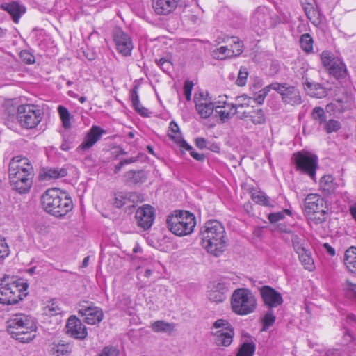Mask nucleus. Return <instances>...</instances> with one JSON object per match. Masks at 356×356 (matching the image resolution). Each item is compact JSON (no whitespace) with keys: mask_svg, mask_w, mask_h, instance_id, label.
Returning a JSON list of instances; mask_svg holds the SVG:
<instances>
[{"mask_svg":"<svg viewBox=\"0 0 356 356\" xmlns=\"http://www.w3.org/2000/svg\"><path fill=\"white\" fill-rule=\"evenodd\" d=\"M136 218L139 227L144 230L149 229L154 220V208L149 204L139 207L136 212Z\"/></svg>","mask_w":356,"mask_h":356,"instance_id":"16","label":"nucleus"},{"mask_svg":"<svg viewBox=\"0 0 356 356\" xmlns=\"http://www.w3.org/2000/svg\"><path fill=\"white\" fill-rule=\"evenodd\" d=\"M301 4L309 20L316 26L321 24V15L319 11L313 6V4L308 3V5L305 6L304 0L301 1Z\"/></svg>","mask_w":356,"mask_h":356,"instance_id":"30","label":"nucleus"},{"mask_svg":"<svg viewBox=\"0 0 356 356\" xmlns=\"http://www.w3.org/2000/svg\"><path fill=\"white\" fill-rule=\"evenodd\" d=\"M321 63L329 74L337 79L346 78L348 74L346 66L341 59L334 57L332 52L323 51L321 55Z\"/></svg>","mask_w":356,"mask_h":356,"instance_id":"9","label":"nucleus"},{"mask_svg":"<svg viewBox=\"0 0 356 356\" xmlns=\"http://www.w3.org/2000/svg\"><path fill=\"white\" fill-rule=\"evenodd\" d=\"M152 7L156 14L168 15L173 13L179 6H182L184 0H152Z\"/></svg>","mask_w":356,"mask_h":356,"instance_id":"18","label":"nucleus"},{"mask_svg":"<svg viewBox=\"0 0 356 356\" xmlns=\"http://www.w3.org/2000/svg\"><path fill=\"white\" fill-rule=\"evenodd\" d=\"M312 118L317 121L319 124L325 123L326 121V115L324 109L321 107H315L312 112Z\"/></svg>","mask_w":356,"mask_h":356,"instance_id":"45","label":"nucleus"},{"mask_svg":"<svg viewBox=\"0 0 356 356\" xmlns=\"http://www.w3.org/2000/svg\"><path fill=\"white\" fill-rule=\"evenodd\" d=\"M257 305L254 295L248 289H236L232 295V309L238 315L245 316L254 312Z\"/></svg>","mask_w":356,"mask_h":356,"instance_id":"6","label":"nucleus"},{"mask_svg":"<svg viewBox=\"0 0 356 356\" xmlns=\"http://www.w3.org/2000/svg\"><path fill=\"white\" fill-rule=\"evenodd\" d=\"M195 145L201 149H205L207 147V140L204 138H197L195 140Z\"/></svg>","mask_w":356,"mask_h":356,"instance_id":"58","label":"nucleus"},{"mask_svg":"<svg viewBox=\"0 0 356 356\" xmlns=\"http://www.w3.org/2000/svg\"><path fill=\"white\" fill-rule=\"evenodd\" d=\"M252 100V97L248 96L247 95H242L240 96H237L235 97V102L231 103L232 107L234 108L235 112H236V115L238 118L241 116V113L244 111H238L239 109L243 108H250V104Z\"/></svg>","mask_w":356,"mask_h":356,"instance_id":"31","label":"nucleus"},{"mask_svg":"<svg viewBox=\"0 0 356 356\" xmlns=\"http://www.w3.org/2000/svg\"><path fill=\"white\" fill-rule=\"evenodd\" d=\"M227 291V285L225 282H218L213 284L211 289L208 291L207 297L211 302L216 303L222 302L226 298V292Z\"/></svg>","mask_w":356,"mask_h":356,"instance_id":"21","label":"nucleus"},{"mask_svg":"<svg viewBox=\"0 0 356 356\" xmlns=\"http://www.w3.org/2000/svg\"><path fill=\"white\" fill-rule=\"evenodd\" d=\"M344 264L350 271L356 272V248L352 246L346 251Z\"/></svg>","mask_w":356,"mask_h":356,"instance_id":"32","label":"nucleus"},{"mask_svg":"<svg viewBox=\"0 0 356 356\" xmlns=\"http://www.w3.org/2000/svg\"><path fill=\"white\" fill-rule=\"evenodd\" d=\"M132 105L134 108V109L140 115H147V110L142 106V105L140 103L139 99L138 100L137 103L135 102H132Z\"/></svg>","mask_w":356,"mask_h":356,"instance_id":"57","label":"nucleus"},{"mask_svg":"<svg viewBox=\"0 0 356 356\" xmlns=\"http://www.w3.org/2000/svg\"><path fill=\"white\" fill-rule=\"evenodd\" d=\"M302 238H300L298 235L292 234V245L296 253H298L300 251H302V250L305 248L302 243Z\"/></svg>","mask_w":356,"mask_h":356,"instance_id":"50","label":"nucleus"},{"mask_svg":"<svg viewBox=\"0 0 356 356\" xmlns=\"http://www.w3.org/2000/svg\"><path fill=\"white\" fill-rule=\"evenodd\" d=\"M260 294L262 300L268 309L280 306L283 303V298L280 292L269 286H263L260 288Z\"/></svg>","mask_w":356,"mask_h":356,"instance_id":"15","label":"nucleus"},{"mask_svg":"<svg viewBox=\"0 0 356 356\" xmlns=\"http://www.w3.org/2000/svg\"><path fill=\"white\" fill-rule=\"evenodd\" d=\"M240 120H248L249 119L254 124H262L266 122L265 113L261 108H250L245 110L243 113H241Z\"/></svg>","mask_w":356,"mask_h":356,"instance_id":"23","label":"nucleus"},{"mask_svg":"<svg viewBox=\"0 0 356 356\" xmlns=\"http://www.w3.org/2000/svg\"><path fill=\"white\" fill-rule=\"evenodd\" d=\"M270 89H272L270 87V85L265 87L262 90L259 91V93L257 97L254 98V101L258 103L259 104H262L264 103V101L267 96L268 92L270 91Z\"/></svg>","mask_w":356,"mask_h":356,"instance_id":"52","label":"nucleus"},{"mask_svg":"<svg viewBox=\"0 0 356 356\" xmlns=\"http://www.w3.org/2000/svg\"><path fill=\"white\" fill-rule=\"evenodd\" d=\"M323 247L326 252L330 255L334 256L335 254L334 249L327 243L323 244Z\"/></svg>","mask_w":356,"mask_h":356,"instance_id":"61","label":"nucleus"},{"mask_svg":"<svg viewBox=\"0 0 356 356\" xmlns=\"http://www.w3.org/2000/svg\"><path fill=\"white\" fill-rule=\"evenodd\" d=\"M138 156L131 157L130 159L122 160V162H123L124 165H127V164H130V163H135V162H136L138 161Z\"/></svg>","mask_w":356,"mask_h":356,"instance_id":"63","label":"nucleus"},{"mask_svg":"<svg viewBox=\"0 0 356 356\" xmlns=\"http://www.w3.org/2000/svg\"><path fill=\"white\" fill-rule=\"evenodd\" d=\"M85 305H80L79 309V314L84 316V321L86 323L90 325H96L99 323L104 317V313L101 308L89 305L88 302H84Z\"/></svg>","mask_w":356,"mask_h":356,"instance_id":"14","label":"nucleus"},{"mask_svg":"<svg viewBox=\"0 0 356 356\" xmlns=\"http://www.w3.org/2000/svg\"><path fill=\"white\" fill-rule=\"evenodd\" d=\"M195 108L198 113V114L202 118H207L211 115L213 111H216V106L214 104L207 99L201 98L197 99L195 98Z\"/></svg>","mask_w":356,"mask_h":356,"instance_id":"26","label":"nucleus"},{"mask_svg":"<svg viewBox=\"0 0 356 356\" xmlns=\"http://www.w3.org/2000/svg\"><path fill=\"white\" fill-rule=\"evenodd\" d=\"M275 319L276 317L273 314V309H268L267 312L261 318L262 323V330L266 331L270 327H271L274 324Z\"/></svg>","mask_w":356,"mask_h":356,"instance_id":"40","label":"nucleus"},{"mask_svg":"<svg viewBox=\"0 0 356 356\" xmlns=\"http://www.w3.org/2000/svg\"><path fill=\"white\" fill-rule=\"evenodd\" d=\"M27 172V176L30 175V172H33V168L26 157L17 156L13 157L9 163L8 172L11 174L13 181H17L16 179L17 173Z\"/></svg>","mask_w":356,"mask_h":356,"instance_id":"13","label":"nucleus"},{"mask_svg":"<svg viewBox=\"0 0 356 356\" xmlns=\"http://www.w3.org/2000/svg\"><path fill=\"white\" fill-rule=\"evenodd\" d=\"M213 327L220 329L213 333L216 345L227 347L232 343L234 330L228 321L218 319L214 322Z\"/></svg>","mask_w":356,"mask_h":356,"instance_id":"12","label":"nucleus"},{"mask_svg":"<svg viewBox=\"0 0 356 356\" xmlns=\"http://www.w3.org/2000/svg\"><path fill=\"white\" fill-rule=\"evenodd\" d=\"M17 118L22 127L33 129L41 122L42 112L35 105L22 104L17 108Z\"/></svg>","mask_w":356,"mask_h":356,"instance_id":"8","label":"nucleus"},{"mask_svg":"<svg viewBox=\"0 0 356 356\" xmlns=\"http://www.w3.org/2000/svg\"><path fill=\"white\" fill-rule=\"evenodd\" d=\"M41 202L46 212L58 218L65 216L73 208L69 195L56 188L47 190L41 197Z\"/></svg>","mask_w":356,"mask_h":356,"instance_id":"2","label":"nucleus"},{"mask_svg":"<svg viewBox=\"0 0 356 356\" xmlns=\"http://www.w3.org/2000/svg\"><path fill=\"white\" fill-rule=\"evenodd\" d=\"M190 154L193 159H195V160L199 161H202L205 158L204 154H199L194 151H191L190 152Z\"/></svg>","mask_w":356,"mask_h":356,"instance_id":"60","label":"nucleus"},{"mask_svg":"<svg viewBox=\"0 0 356 356\" xmlns=\"http://www.w3.org/2000/svg\"><path fill=\"white\" fill-rule=\"evenodd\" d=\"M49 352L51 356H70L72 348L69 343L59 341L54 342L50 345Z\"/></svg>","mask_w":356,"mask_h":356,"instance_id":"27","label":"nucleus"},{"mask_svg":"<svg viewBox=\"0 0 356 356\" xmlns=\"http://www.w3.org/2000/svg\"><path fill=\"white\" fill-rule=\"evenodd\" d=\"M252 199L257 204L264 206L270 205L268 197H267L266 194L261 191L253 193L252 194Z\"/></svg>","mask_w":356,"mask_h":356,"instance_id":"44","label":"nucleus"},{"mask_svg":"<svg viewBox=\"0 0 356 356\" xmlns=\"http://www.w3.org/2000/svg\"><path fill=\"white\" fill-rule=\"evenodd\" d=\"M66 327L67 333L75 339H83L88 335L86 327L74 316L68 318Z\"/></svg>","mask_w":356,"mask_h":356,"instance_id":"20","label":"nucleus"},{"mask_svg":"<svg viewBox=\"0 0 356 356\" xmlns=\"http://www.w3.org/2000/svg\"><path fill=\"white\" fill-rule=\"evenodd\" d=\"M118 355L119 352L115 348L106 346L104 348L99 356H118Z\"/></svg>","mask_w":356,"mask_h":356,"instance_id":"53","label":"nucleus"},{"mask_svg":"<svg viewBox=\"0 0 356 356\" xmlns=\"http://www.w3.org/2000/svg\"><path fill=\"white\" fill-rule=\"evenodd\" d=\"M236 44L238 45V48L236 50L229 49L225 46H222L216 49L211 51V56L213 58L217 60H226L227 58L236 57L243 52V48L240 43L237 42Z\"/></svg>","mask_w":356,"mask_h":356,"instance_id":"24","label":"nucleus"},{"mask_svg":"<svg viewBox=\"0 0 356 356\" xmlns=\"http://www.w3.org/2000/svg\"><path fill=\"white\" fill-rule=\"evenodd\" d=\"M170 131L171 132L168 134V136L173 138L176 142H179L180 139V132L179 128L178 125L174 122H171L170 124Z\"/></svg>","mask_w":356,"mask_h":356,"instance_id":"49","label":"nucleus"},{"mask_svg":"<svg viewBox=\"0 0 356 356\" xmlns=\"http://www.w3.org/2000/svg\"><path fill=\"white\" fill-rule=\"evenodd\" d=\"M138 90V86H137V85L134 86L131 92V102H135L137 103L138 100L139 99Z\"/></svg>","mask_w":356,"mask_h":356,"instance_id":"59","label":"nucleus"},{"mask_svg":"<svg viewBox=\"0 0 356 356\" xmlns=\"http://www.w3.org/2000/svg\"><path fill=\"white\" fill-rule=\"evenodd\" d=\"M325 355L326 356H339L340 352L339 350H328Z\"/></svg>","mask_w":356,"mask_h":356,"instance_id":"62","label":"nucleus"},{"mask_svg":"<svg viewBox=\"0 0 356 356\" xmlns=\"http://www.w3.org/2000/svg\"><path fill=\"white\" fill-rule=\"evenodd\" d=\"M105 131L98 126H93L85 136L79 148L87 150L91 148L102 137Z\"/></svg>","mask_w":356,"mask_h":356,"instance_id":"22","label":"nucleus"},{"mask_svg":"<svg viewBox=\"0 0 356 356\" xmlns=\"http://www.w3.org/2000/svg\"><path fill=\"white\" fill-rule=\"evenodd\" d=\"M27 172L17 173L16 179L17 181H13L11 174L9 175V180L11 186H13V189L19 192V193H27L32 186L33 184V172H30L29 176H26Z\"/></svg>","mask_w":356,"mask_h":356,"instance_id":"19","label":"nucleus"},{"mask_svg":"<svg viewBox=\"0 0 356 356\" xmlns=\"http://www.w3.org/2000/svg\"><path fill=\"white\" fill-rule=\"evenodd\" d=\"M27 282L22 280H14L13 277L5 275L0 280V304L14 305L27 295Z\"/></svg>","mask_w":356,"mask_h":356,"instance_id":"4","label":"nucleus"},{"mask_svg":"<svg viewBox=\"0 0 356 356\" xmlns=\"http://www.w3.org/2000/svg\"><path fill=\"white\" fill-rule=\"evenodd\" d=\"M113 40L119 53L125 56L131 54L133 44L130 37L127 33L117 29L113 32Z\"/></svg>","mask_w":356,"mask_h":356,"instance_id":"17","label":"nucleus"},{"mask_svg":"<svg viewBox=\"0 0 356 356\" xmlns=\"http://www.w3.org/2000/svg\"><path fill=\"white\" fill-rule=\"evenodd\" d=\"M3 10L7 11L13 17L14 22L17 23L21 15L25 13V8L17 2L3 3L1 5Z\"/></svg>","mask_w":356,"mask_h":356,"instance_id":"29","label":"nucleus"},{"mask_svg":"<svg viewBox=\"0 0 356 356\" xmlns=\"http://www.w3.org/2000/svg\"><path fill=\"white\" fill-rule=\"evenodd\" d=\"M256 350V345L252 341L243 342L236 356H253Z\"/></svg>","mask_w":356,"mask_h":356,"instance_id":"36","label":"nucleus"},{"mask_svg":"<svg viewBox=\"0 0 356 356\" xmlns=\"http://www.w3.org/2000/svg\"><path fill=\"white\" fill-rule=\"evenodd\" d=\"M10 254L9 246L8 245L6 238L0 236V259H3Z\"/></svg>","mask_w":356,"mask_h":356,"instance_id":"48","label":"nucleus"},{"mask_svg":"<svg viewBox=\"0 0 356 356\" xmlns=\"http://www.w3.org/2000/svg\"><path fill=\"white\" fill-rule=\"evenodd\" d=\"M20 58L26 64H32L35 62L34 56L26 51H22L20 53Z\"/></svg>","mask_w":356,"mask_h":356,"instance_id":"56","label":"nucleus"},{"mask_svg":"<svg viewBox=\"0 0 356 356\" xmlns=\"http://www.w3.org/2000/svg\"><path fill=\"white\" fill-rule=\"evenodd\" d=\"M325 129L328 134L336 132L341 127L340 122L335 120H330L325 122Z\"/></svg>","mask_w":356,"mask_h":356,"instance_id":"46","label":"nucleus"},{"mask_svg":"<svg viewBox=\"0 0 356 356\" xmlns=\"http://www.w3.org/2000/svg\"><path fill=\"white\" fill-rule=\"evenodd\" d=\"M6 324L8 333L20 342L29 343L35 337V321L29 315L22 313L13 314Z\"/></svg>","mask_w":356,"mask_h":356,"instance_id":"3","label":"nucleus"},{"mask_svg":"<svg viewBox=\"0 0 356 356\" xmlns=\"http://www.w3.org/2000/svg\"><path fill=\"white\" fill-rule=\"evenodd\" d=\"M306 93L313 97L322 98L327 95L325 89L319 83L309 81L307 78L302 81Z\"/></svg>","mask_w":356,"mask_h":356,"instance_id":"25","label":"nucleus"},{"mask_svg":"<svg viewBox=\"0 0 356 356\" xmlns=\"http://www.w3.org/2000/svg\"><path fill=\"white\" fill-rule=\"evenodd\" d=\"M270 87L281 95L282 101L284 104L298 106L302 104V97L299 90L289 83H273Z\"/></svg>","mask_w":356,"mask_h":356,"instance_id":"10","label":"nucleus"},{"mask_svg":"<svg viewBox=\"0 0 356 356\" xmlns=\"http://www.w3.org/2000/svg\"><path fill=\"white\" fill-rule=\"evenodd\" d=\"M62 312V308L60 307L58 302L55 300L49 301L44 309V314L49 316H56Z\"/></svg>","mask_w":356,"mask_h":356,"instance_id":"39","label":"nucleus"},{"mask_svg":"<svg viewBox=\"0 0 356 356\" xmlns=\"http://www.w3.org/2000/svg\"><path fill=\"white\" fill-rule=\"evenodd\" d=\"M297 254H298L300 262L304 265L305 268L312 271L314 269V263L310 251L305 248L302 251H300Z\"/></svg>","mask_w":356,"mask_h":356,"instance_id":"33","label":"nucleus"},{"mask_svg":"<svg viewBox=\"0 0 356 356\" xmlns=\"http://www.w3.org/2000/svg\"><path fill=\"white\" fill-rule=\"evenodd\" d=\"M124 177L127 181L134 184L144 182L146 179L145 173L143 170H130L124 174Z\"/></svg>","mask_w":356,"mask_h":356,"instance_id":"37","label":"nucleus"},{"mask_svg":"<svg viewBox=\"0 0 356 356\" xmlns=\"http://www.w3.org/2000/svg\"><path fill=\"white\" fill-rule=\"evenodd\" d=\"M248 72L246 67H241L240 68L237 79L236 81V85L238 86H244L246 84Z\"/></svg>","mask_w":356,"mask_h":356,"instance_id":"47","label":"nucleus"},{"mask_svg":"<svg viewBox=\"0 0 356 356\" xmlns=\"http://www.w3.org/2000/svg\"><path fill=\"white\" fill-rule=\"evenodd\" d=\"M333 181L334 179L332 176L330 175H324L321 179L320 186L323 191H327V193H331L334 189Z\"/></svg>","mask_w":356,"mask_h":356,"instance_id":"43","label":"nucleus"},{"mask_svg":"<svg viewBox=\"0 0 356 356\" xmlns=\"http://www.w3.org/2000/svg\"><path fill=\"white\" fill-rule=\"evenodd\" d=\"M227 107L228 110L223 109V108H225L224 105L216 106V112L219 115L221 120L223 122L236 115V112H235V109L232 107L231 104H227Z\"/></svg>","mask_w":356,"mask_h":356,"instance_id":"34","label":"nucleus"},{"mask_svg":"<svg viewBox=\"0 0 356 356\" xmlns=\"http://www.w3.org/2000/svg\"><path fill=\"white\" fill-rule=\"evenodd\" d=\"M202 247L210 254L218 257L226 245L225 230L218 220H212L205 222L200 232Z\"/></svg>","mask_w":356,"mask_h":356,"instance_id":"1","label":"nucleus"},{"mask_svg":"<svg viewBox=\"0 0 356 356\" xmlns=\"http://www.w3.org/2000/svg\"><path fill=\"white\" fill-rule=\"evenodd\" d=\"M67 175V170L65 168H49L46 170V172L42 175L46 180H49L51 179H58L60 177H64Z\"/></svg>","mask_w":356,"mask_h":356,"instance_id":"38","label":"nucleus"},{"mask_svg":"<svg viewBox=\"0 0 356 356\" xmlns=\"http://www.w3.org/2000/svg\"><path fill=\"white\" fill-rule=\"evenodd\" d=\"M58 111L60 119L63 122V125L65 129H69L71 127L70 123V113L69 111L63 106L60 105L58 107Z\"/></svg>","mask_w":356,"mask_h":356,"instance_id":"42","label":"nucleus"},{"mask_svg":"<svg viewBox=\"0 0 356 356\" xmlns=\"http://www.w3.org/2000/svg\"><path fill=\"white\" fill-rule=\"evenodd\" d=\"M346 287L348 290L354 291L356 290V284L347 281L346 283Z\"/></svg>","mask_w":356,"mask_h":356,"instance_id":"64","label":"nucleus"},{"mask_svg":"<svg viewBox=\"0 0 356 356\" xmlns=\"http://www.w3.org/2000/svg\"><path fill=\"white\" fill-rule=\"evenodd\" d=\"M167 224L170 231L174 234L182 236L190 234L196 225L195 216L187 211H175L168 216Z\"/></svg>","mask_w":356,"mask_h":356,"instance_id":"5","label":"nucleus"},{"mask_svg":"<svg viewBox=\"0 0 356 356\" xmlns=\"http://www.w3.org/2000/svg\"><path fill=\"white\" fill-rule=\"evenodd\" d=\"M290 214L291 212L288 209H285L281 212L273 213L268 215V220L271 223H275L284 218V213Z\"/></svg>","mask_w":356,"mask_h":356,"instance_id":"51","label":"nucleus"},{"mask_svg":"<svg viewBox=\"0 0 356 356\" xmlns=\"http://www.w3.org/2000/svg\"><path fill=\"white\" fill-rule=\"evenodd\" d=\"M140 195L137 193H123L122 192L115 194L114 205L117 208H120L122 206L128 204L129 202H140L143 200L140 198Z\"/></svg>","mask_w":356,"mask_h":356,"instance_id":"28","label":"nucleus"},{"mask_svg":"<svg viewBox=\"0 0 356 356\" xmlns=\"http://www.w3.org/2000/svg\"><path fill=\"white\" fill-rule=\"evenodd\" d=\"M157 65L164 71L168 72L172 68V63L170 60L161 58L157 62Z\"/></svg>","mask_w":356,"mask_h":356,"instance_id":"55","label":"nucleus"},{"mask_svg":"<svg viewBox=\"0 0 356 356\" xmlns=\"http://www.w3.org/2000/svg\"><path fill=\"white\" fill-rule=\"evenodd\" d=\"M193 83L192 81H186L184 85V92L187 101L191 100V92L193 90Z\"/></svg>","mask_w":356,"mask_h":356,"instance_id":"54","label":"nucleus"},{"mask_svg":"<svg viewBox=\"0 0 356 356\" xmlns=\"http://www.w3.org/2000/svg\"><path fill=\"white\" fill-rule=\"evenodd\" d=\"M313 39L309 33L301 35L300 38V44L302 49L306 53H310L313 50Z\"/></svg>","mask_w":356,"mask_h":356,"instance_id":"41","label":"nucleus"},{"mask_svg":"<svg viewBox=\"0 0 356 356\" xmlns=\"http://www.w3.org/2000/svg\"><path fill=\"white\" fill-rule=\"evenodd\" d=\"M152 329L156 332H167L171 333L175 330V325L173 323H167L164 321H156L151 325Z\"/></svg>","mask_w":356,"mask_h":356,"instance_id":"35","label":"nucleus"},{"mask_svg":"<svg viewBox=\"0 0 356 356\" xmlns=\"http://www.w3.org/2000/svg\"><path fill=\"white\" fill-rule=\"evenodd\" d=\"M304 211L307 218L315 224L325 222L327 217V209L320 195L311 193L305 200Z\"/></svg>","mask_w":356,"mask_h":356,"instance_id":"7","label":"nucleus"},{"mask_svg":"<svg viewBox=\"0 0 356 356\" xmlns=\"http://www.w3.org/2000/svg\"><path fill=\"white\" fill-rule=\"evenodd\" d=\"M293 159L297 170L308 175L312 179H315L318 168L317 156L308 152H297L293 154Z\"/></svg>","mask_w":356,"mask_h":356,"instance_id":"11","label":"nucleus"}]
</instances>
